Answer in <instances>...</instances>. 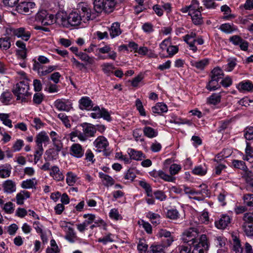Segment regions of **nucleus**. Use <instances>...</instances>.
<instances>
[{
    "mask_svg": "<svg viewBox=\"0 0 253 253\" xmlns=\"http://www.w3.org/2000/svg\"><path fill=\"white\" fill-rule=\"evenodd\" d=\"M80 13L77 11H73L68 15V27L79 25L82 21L85 22L90 19H93L95 16L91 13V9L88 5L84 3L79 5Z\"/></svg>",
    "mask_w": 253,
    "mask_h": 253,
    "instance_id": "obj_1",
    "label": "nucleus"
},
{
    "mask_svg": "<svg viewBox=\"0 0 253 253\" xmlns=\"http://www.w3.org/2000/svg\"><path fill=\"white\" fill-rule=\"evenodd\" d=\"M29 85L27 81H22L17 83L12 88V92L16 97L17 100L21 102H27L31 93L29 92Z\"/></svg>",
    "mask_w": 253,
    "mask_h": 253,
    "instance_id": "obj_2",
    "label": "nucleus"
},
{
    "mask_svg": "<svg viewBox=\"0 0 253 253\" xmlns=\"http://www.w3.org/2000/svg\"><path fill=\"white\" fill-rule=\"evenodd\" d=\"M116 3V0H94V10L98 13L102 11L110 13L114 10Z\"/></svg>",
    "mask_w": 253,
    "mask_h": 253,
    "instance_id": "obj_3",
    "label": "nucleus"
},
{
    "mask_svg": "<svg viewBox=\"0 0 253 253\" xmlns=\"http://www.w3.org/2000/svg\"><path fill=\"white\" fill-rule=\"evenodd\" d=\"M183 241L184 243H188L189 246L193 247L195 250H198L199 253H204L209 249L207 238H192L190 240L183 238Z\"/></svg>",
    "mask_w": 253,
    "mask_h": 253,
    "instance_id": "obj_4",
    "label": "nucleus"
},
{
    "mask_svg": "<svg viewBox=\"0 0 253 253\" xmlns=\"http://www.w3.org/2000/svg\"><path fill=\"white\" fill-rule=\"evenodd\" d=\"M6 34L12 35L21 38L25 41H28L31 37V32L24 27L17 28H7L6 29Z\"/></svg>",
    "mask_w": 253,
    "mask_h": 253,
    "instance_id": "obj_5",
    "label": "nucleus"
},
{
    "mask_svg": "<svg viewBox=\"0 0 253 253\" xmlns=\"http://www.w3.org/2000/svg\"><path fill=\"white\" fill-rule=\"evenodd\" d=\"M36 20L41 22L44 26L49 25L53 23L54 16L48 14L46 10H42L36 14Z\"/></svg>",
    "mask_w": 253,
    "mask_h": 253,
    "instance_id": "obj_6",
    "label": "nucleus"
},
{
    "mask_svg": "<svg viewBox=\"0 0 253 253\" xmlns=\"http://www.w3.org/2000/svg\"><path fill=\"white\" fill-rule=\"evenodd\" d=\"M36 4L33 2H21L16 6V10L19 13L22 14H31L34 12Z\"/></svg>",
    "mask_w": 253,
    "mask_h": 253,
    "instance_id": "obj_7",
    "label": "nucleus"
},
{
    "mask_svg": "<svg viewBox=\"0 0 253 253\" xmlns=\"http://www.w3.org/2000/svg\"><path fill=\"white\" fill-rule=\"evenodd\" d=\"M203 228L202 226L197 227H191L186 230L183 235L187 237H206L207 235L202 232Z\"/></svg>",
    "mask_w": 253,
    "mask_h": 253,
    "instance_id": "obj_8",
    "label": "nucleus"
},
{
    "mask_svg": "<svg viewBox=\"0 0 253 253\" xmlns=\"http://www.w3.org/2000/svg\"><path fill=\"white\" fill-rule=\"evenodd\" d=\"M54 106L59 111L69 112L72 107V103L67 100L57 99L54 102Z\"/></svg>",
    "mask_w": 253,
    "mask_h": 253,
    "instance_id": "obj_9",
    "label": "nucleus"
},
{
    "mask_svg": "<svg viewBox=\"0 0 253 253\" xmlns=\"http://www.w3.org/2000/svg\"><path fill=\"white\" fill-rule=\"evenodd\" d=\"M232 165L234 168L241 169L243 171V172L241 173L242 178L246 174H248L249 172H252L251 170L248 169L244 161L233 160L232 161Z\"/></svg>",
    "mask_w": 253,
    "mask_h": 253,
    "instance_id": "obj_10",
    "label": "nucleus"
},
{
    "mask_svg": "<svg viewBox=\"0 0 253 253\" xmlns=\"http://www.w3.org/2000/svg\"><path fill=\"white\" fill-rule=\"evenodd\" d=\"M237 89L241 92H252L253 90V84L249 80H244L236 85Z\"/></svg>",
    "mask_w": 253,
    "mask_h": 253,
    "instance_id": "obj_11",
    "label": "nucleus"
},
{
    "mask_svg": "<svg viewBox=\"0 0 253 253\" xmlns=\"http://www.w3.org/2000/svg\"><path fill=\"white\" fill-rule=\"evenodd\" d=\"M93 144L97 148V151L100 152L102 151L105 150L108 146L109 142L105 137L100 136L95 140Z\"/></svg>",
    "mask_w": 253,
    "mask_h": 253,
    "instance_id": "obj_12",
    "label": "nucleus"
},
{
    "mask_svg": "<svg viewBox=\"0 0 253 253\" xmlns=\"http://www.w3.org/2000/svg\"><path fill=\"white\" fill-rule=\"evenodd\" d=\"M196 34L195 33H191L189 34L186 35L184 37V41L188 44L190 50L193 52H196L198 48L195 45Z\"/></svg>",
    "mask_w": 253,
    "mask_h": 253,
    "instance_id": "obj_13",
    "label": "nucleus"
},
{
    "mask_svg": "<svg viewBox=\"0 0 253 253\" xmlns=\"http://www.w3.org/2000/svg\"><path fill=\"white\" fill-rule=\"evenodd\" d=\"M231 220V218L229 215L223 214L218 220L215 221V226L218 229H225L230 223Z\"/></svg>",
    "mask_w": 253,
    "mask_h": 253,
    "instance_id": "obj_14",
    "label": "nucleus"
},
{
    "mask_svg": "<svg viewBox=\"0 0 253 253\" xmlns=\"http://www.w3.org/2000/svg\"><path fill=\"white\" fill-rule=\"evenodd\" d=\"M70 154L73 157L80 158L84 155V150L80 144L75 143L70 148Z\"/></svg>",
    "mask_w": 253,
    "mask_h": 253,
    "instance_id": "obj_15",
    "label": "nucleus"
},
{
    "mask_svg": "<svg viewBox=\"0 0 253 253\" xmlns=\"http://www.w3.org/2000/svg\"><path fill=\"white\" fill-rule=\"evenodd\" d=\"M210 63L209 59L204 58L200 60H191V65L195 68L198 71H203L207 67Z\"/></svg>",
    "mask_w": 253,
    "mask_h": 253,
    "instance_id": "obj_16",
    "label": "nucleus"
},
{
    "mask_svg": "<svg viewBox=\"0 0 253 253\" xmlns=\"http://www.w3.org/2000/svg\"><path fill=\"white\" fill-rule=\"evenodd\" d=\"M68 15L63 12H58L55 17V22L63 27H68Z\"/></svg>",
    "mask_w": 253,
    "mask_h": 253,
    "instance_id": "obj_17",
    "label": "nucleus"
},
{
    "mask_svg": "<svg viewBox=\"0 0 253 253\" xmlns=\"http://www.w3.org/2000/svg\"><path fill=\"white\" fill-rule=\"evenodd\" d=\"M127 153L131 160L141 161L145 158V155L140 151H137L132 148H128Z\"/></svg>",
    "mask_w": 253,
    "mask_h": 253,
    "instance_id": "obj_18",
    "label": "nucleus"
},
{
    "mask_svg": "<svg viewBox=\"0 0 253 253\" xmlns=\"http://www.w3.org/2000/svg\"><path fill=\"white\" fill-rule=\"evenodd\" d=\"M80 108L82 110L85 109L87 110H91L93 104L91 99L87 96L82 97L79 100Z\"/></svg>",
    "mask_w": 253,
    "mask_h": 253,
    "instance_id": "obj_19",
    "label": "nucleus"
},
{
    "mask_svg": "<svg viewBox=\"0 0 253 253\" xmlns=\"http://www.w3.org/2000/svg\"><path fill=\"white\" fill-rule=\"evenodd\" d=\"M49 141V138L45 132L42 131L36 136L37 146H42V144L46 145Z\"/></svg>",
    "mask_w": 253,
    "mask_h": 253,
    "instance_id": "obj_20",
    "label": "nucleus"
},
{
    "mask_svg": "<svg viewBox=\"0 0 253 253\" xmlns=\"http://www.w3.org/2000/svg\"><path fill=\"white\" fill-rule=\"evenodd\" d=\"M12 167L9 164L0 165V178H6L11 174Z\"/></svg>",
    "mask_w": 253,
    "mask_h": 253,
    "instance_id": "obj_21",
    "label": "nucleus"
},
{
    "mask_svg": "<svg viewBox=\"0 0 253 253\" xmlns=\"http://www.w3.org/2000/svg\"><path fill=\"white\" fill-rule=\"evenodd\" d=\"M50 170L49 174L54 180L59 181L64 179V176L60 171L58 167L56 166H53Z\"/></svg>",
    "mask_w": 253,
    "mask_h": 253,
    "instance_id": "obj_22",
    "label": "nucleus"
},
{
    "mask_svg": "<svg viewBox=\"0 0 253 253\" xmlns=\"http://www.w3.org/2000/svg\"><path fill=\"white\" fill-rule=\"evenodd\" d=\"M2 187L4 192L12 193L16 191L15 183L11 180H7L2 184Z\"/></svg>",
    "mask_w": 253,
    "mask_h": 253,
    "instance_id": "obj_23",
    "label": "nucleus"
},
{
    "mask_svg": "<svg viewBox=\"0 0 253 253\" xmlns=\"http://www.w3.org/2000/svg\"><path fill=\"white\" fill-rule=\"evenodd\" d=\"M83 131L85 133V135L88 138L93 137L96 132V129L94 126L90 124H85L83 126Z\"/></svg>",
    "mask_w": 253,
    "mask_h": 253,
    "instance_id": "obj_24",
    "label": "nucleus"
},
{
    "mask_svg": "<svg viewBox=\"0 0 253 253\" xmlns=\"http://www.w3.org/2000/svg\"><path fill=\"white\" fill-rule=\"evenodd\" d=\"M246 183V187L248 191L253 193V173L249 172L242 178Z\"/></svg>",
    "mask_w": 253,
    "mask_h": 253,
    "instance_id": "obj_25",
    "label": "nucleus"
},
{
    "mask_svg": "<svg viewBox=\"0 0 253 253\" xmlns=\"http://www.w3.org/2000/svg\"><path fill=\"white\" fill-rule=\"evenodd\" d=\"M201 187H202L200 190L201 196L193 197L192 198L193 199L200 201H203L206 197H210V192L208 189V187L206 185H201Z\"/></svg>",
    "mask_w": 253,
    "mask_h": 253,
    "instance_id": "obj_26",
    "label": "nucleus"
},
{
    "mask_svg": "<svg viewBox=\"0 0 253 253\" xmlns=\"http://www.w3.org/2000/svg\"><path fill=\"white\" fill-rule=\"evenodd\" d=\"M201 10L195 11L193 13H188V15L191 16L193 23L195 25H201L203 23Z\"/></svg>",
    "mask_w": 253,
    "mask_h": 253,
    "instance_id": "obj_27",
    "label": "nucleus"
},
{
    "mask_svg": "<svg viewBox=\"0 0 253 253\" xmlns=\"http://www.w3.org/2000/svg\"><path fill=\"white\" fill-rule=\"evenodd\" d=\"M219 29L226 34H231L237 30V28L233 24L224 23L221 24Z\"/></svg>",
    "mask_w": 253,
    "mask_h": 253,
    "instance_id": "obj_28",
    "label": "nucleus"
},
{
    "mask_svg": "<svg viewBox=\"0 0 253 253\" xmlns=\"http://www.w3.org/2000/svg\"><path fill=\"white\" fill-rule=\"evenodd\" d=\"M109 31L110 36L112 38H114L119 36L122 33L120 23L118 22H115L113 23L109 29Z\"/></svg>",
    "mask_w": 253,
    "mask_h": 253,
    "instance_id": "obj_29",
    "label": "nucleus"
},
{
    "mask_svg": "<svg viewBox=\"0 0 253 253\" xmlns=\"http://www.w3.org/2000/svg\"><path fill=\"white\" fill-rule=\"evenodd\" d=\"M30 196V193L26 191H21L17 194L16 196V203L18 205H23L25 199L29 198Z\"/></svg>",
    "mask_w": 253,
    "mask_h": 253,
    "instance_id": "obj_30",
    "label": "nucleus"
},
{
    "mask_svg": "<svg viewBox=\"0 0 253 253\" xmlns=\"http://www.w3.org/2000/svg\"><path fill=\"white\" fill-rule=\"evenodd\" d=\"M221 11L224 12V14L225 15L223 17L224 20H230L235 17V15L231 14V8L227 5H222L221 7Z\"/></svg>",
    "mask_w": 253,
    "mask_h": 253,
    "instance_id": "obj_31",
    "label": "nucleus"
},
{
    "mask_svg": "<svg viewBox=\"0 0 253 253\" xmlns=\"http://www.w3.org/2000/svg\"><path fill=\"white\" fill-rule=\"evenodd\" d=\"M219 81L218 80L211 78V80L206 85V88L210 91H213L219 88L220 85L218 83Z\"/></svg>",
    "mask_w": 253,
    "mask_h": 253,
    "instance_id": "obj_32",
    "label": "nucleus"
},
{
    "mask_svg": "<svg viewBox=\"0 0 253 253\" xmlns=\"http://www.w3.org/2000/svg\"><path fill=\"white\" fill-rule=\"evenodd\" d=\"M152 111L154 113L160 114L164 112H167L168 107L164 103H158L152 108Z\"/></svg>",
    "mask_w": 253,
    "mask_h": 253,
    "instance_id": "obj_33",
    "label": "nucleus"
},
{
    "mask_svg": "<svg viewBox=\"0 0 253 253\" xmlns=\"http://www.w3.org/2000/svg\"><path fill=\"white\" fill-rule=\"evenodd\" d=\"M143 131L144 135L150 138H152L156 137L158 134V132L157 131V130H155L150 126L144 127L143 128Z\"/></svg>",
    "mask_w": 253,
    "mask_h": 253,
    "instance_id": "obj_34",
    "label": "nucleus"
},
{
    "mask_svg": "<svg viewBox=\"0 0 253 253\" xmlns=\"http://www.w3.org/2000/svg\"><path fill=\"white\" fill-rule=\"evenodd\" d=\"M232 250L235 253H242L243 248L242 247L241 241L239 238H233Z\"/></svg>",
    "mask_w": 253,
    "mask_h": 253,
    "instance_id": "obj_35",
    "label": "nucleus"
},
{
    "mask_svg": "<svg viewBox=\"0 0 253 253\" xmlns=\"http://www.w3.org/2000/svg\"><path fill=\"white\" fill-rule=\"evenodd\" d=\"M10 116L8 114L0 113V120L2 122V124L11 128L12 127V121L9 119Z\"/></svg>",
    "mask_w": 253,
    "mask_h": 253,
    "instance_id": "obj_36",
    "label": "nucleus"
},
{
    "mask_svg": "<svg viewBox=\"0 0 253 253\" xmlns=\"http://www.w3.org/2000/svg\"><path fill=\"white\" fill-rule=\"evenodd\" d=\"M77 56L79 57L82 61L86 62L89 64H93L94 63V57L89 56L85 53L81 51L79 54H77Z\"/></svg>",
    "mask_w": 253,
    "mask_h": 253,
    "instance_id": "obj_37",
    "label": "nucleus"
},
{
    "mask_svg": "<svg viewBox=\"0 0 253 253\" xmlns=\"http://www.w3.org/2000/svg\"><path fill=\"white\" fill-rule=\"evenodd\" d=\"M50 246L46 249V253H59L60 249L57 246L55 241L52 239L50 243Z\"/></svg>",
    "mask_w": 253,
    "mask_h": 253,
    "instance_id": "obj_38",
    "label": "nucleus"
},
{
    "mask_svg": "<svg viewBox=\"0 0 253 253\" xmlns=\"http://www.w3.org/2000/svg\"><path fill=\"white\" fill-rule=\"evenodd\" d=\"M221 95L219 93H213L207 99V102L210 104L216 105L220 102Z\"/></svg>",
    "mask_w": 253,
    "mask_h": 253,
    "instance_id": "obj_39",
    "label": "nucleus"
},
{
    "mask_svg": "<svg viewBox=\"0 0 253 253\" xmlns=\"http://www.w3.org/2000/svg\"><path fill=\"white\" fill-rule=\"evenodd\" d=\"M99 177L102 179L105 182L104 185L106 186H111L114 184V179L109 175H107L102 172H99Z\"/></svg>",
    "mask_w": 253,
    "mask_h": 253,
    "instance_id": "obj_40",
    "label": "nucleus"
},
{
    "mask_svg": "<svg viewBox=\"0 0 253 253\" xmlns=\"http://www.w3.org/2000/svg\"><path fill=\"white\" fill-rule=\"evenodd\" d=\"M207 171V168L205 165L198 166L195 167L192 170V173L196 175H204L206 174Z\"/></svg>",
    "mask_w": 253,
    "mask_h": 253,
    "instance_id": "obj_41",
    "label": "nucleus"
},
{
    "mask_svg": "<svg viewBox=\"0 0 253 253\" xmlns=\"http://www.w3.org/2000/svg\"><path fill=\"white\" fill-rule=\"evenodd\" d=\"M10 38L6 37L0 38V48L3 50H7L11 46Z\"/></svg>",
    "mask_w": 253,
    "mask_h": 253,
    "instance_id": "obj_42",
    "label": "nucleus"
},
{
    "mask_svg": "<svg viewBox=\"0 0 253 253\" xmlns=\"http://www.w3.org/2000/svg\"><path fill=\"white\" fill-rule=\"evenodd\" d=\"M222 70L219 67L214 68L211 72V78L219 80L223 77Z\"/></svg>",
    "mask_w": 253,
    "mask_h": 253,
    "instance_id": "obj_43",
    "label": "nucleus"
},
{
    "mask_svg": "<svg viewBox=\"0 0 253 253\" xmlns=\"http://www.w3.org/2000/svg\"><path fill=\"white\" fill-rule=\"evenodd\" d=\"M188 7L190 10L189 13H193L195 11L202 10V7L200 6V3L198 0H192Z\"/></svg>",
    "mask_w": 253,
    "mask_h": 253,
    "instance_id": "obj_44",
    "label": "nucleus"
},
{
    "mask_svg": "<svg viewBox=\"0 0 253 253\" xmlns=\"http://www.w3.org/2000/svg\"><path fill=\"white\" fill-rule=\"evenodd\" d=\"M77 179V175L71 171L66 174V182L69 186H73Z\"/></svg>",
    "mask_w": 253,
    "mask_h": 253,
    "instance_id": "obj_45",
    "label": "nucleus"
},
{
    "mask_svg": "<svg viewBox=\"0 0 253 253\" xmlns=\"http://www.w3.org/2000/svg\"><path fill=\"white\" fill-rule=\"evenodd\" d=\"M139 184L141 187L144 189L147 193V196L150 197H153L152 189L149 183H147L145 181L141 180L139 181Z\"/></svg>",
    "mask_w": 253,
    "mask_h": 253,
    "instance_id": "obj_46",
    "label": "nucleus"
},
{
    "mask_svg": "<svg viewBox=\"0 0 253 253\" xmlns=\"http://www.w3.org/2000/svg\"><path fill=\"white\" fill-rule=\"evenodd\" d=\"M246 156L244 157L243 160L250 161L253 159V149L249 143H247V146L245 149Z\"/></svg>",
    "mask_w": 253,
    "mask_h": 253,
    "instance_id": "obj_47",
    "label": "nucleus"
},
{
    "mask_svg": "<svg viewBox=\"0 0 253 253\" xmlns=\"http://www.w3.org/2000/svg\"><path fill=\"white\" fill-rule=\"evenodd\" d=\"M244 204L249 207H253V194H246L243 196Z\"/></svg>",
    "mask_w": 253,
    "mask_h": 253,
    "instance_id": "obj_48",
    "label": "nucleus"
},
{
    "mask_svg": "<svg viewBox=\"0 0 253 253\" xmlns=\"http://www.w3.org/2000/svg\"><path fill=\"white\" fill-rule=\"evenodd\" d=\"M37 184L36 179L35 178L27 179L23 181L21 184V187L25 189L33 188Z\"/></svg>",
    "mask_w": 253,
    "mask_h": 253,
    "instance_id": "obj_49",
    "label": "nucleus"
},
{
    "mask_svg": "<svg viewBox=\"0 0 253 253\" xmlns=\"http://www.w3.org/2000/svg\"><path fill=\"white\" fill-rule=\"evenodd\" d=\"M12 97V95L9 91H5L3 92L0 96V101L3 103L7 105L10 101Z\"/></svg>",
    "mask_w": 253,
    "mask_h": 253,
    "instance_id": "obj_50",
    "label": "nucleus"
},
{
    "mask_svg": "<svg viewBox=\"0 0 253 253\" xmlns=\"http://www.w3.org/2000/svg\"><path fill=\"white\" fill-rule=\"evenodd\" d=\"M168 55L166 56H161V57H171L178 51V47L176 45H169L167 49Z\"/></svg>",
    "mask_w": 253,
    "mask_h": 253,
    "instance_id": "obj_51",
    "label": "nucleus"
},
{
    "mask_svg": "<svg viewBox=\"0 0 253 253\" xmlns=\"http://www.w3.org/2000/svg\"><path fill=\"white\" fill-rule=\"evenodd\" d=\"M147 217L149 218L152 223L159 224L160 220V216L159 214L152 212H149L147 214Z\"/></svg>",
    "mask_w": 253,
    "mask_h": 253,
    "instance_id": "obj_52",
    "label": "nucleus"
},
{
    "mask_svg": "<svg viewBox=\"0 0 253 253\" xmlns=\"http://www.w3.org/2000/svg\"><path fill=\"white\" fill-rule=\"evenodd\" d=\"M56 66H49L45 69H42L41 71L39 70V75L40 76H45L56 70Z\"/></svg>",
    "mask_w": 253,
    "mask_h": 253,
    "instance_id": "obj_53",
    "label": "nucleus"
},
{
    "mask_svg": "<svg viewBox=\"0 0 253 253\" xmlns=\"http://www.w3.org/2000/svg\"><path fill=\"white\" fill-rule=\"evenodd\" d=\"M244 137L248 140L253 139V127L248 126L244 130Z\"/></svg>",
    "mask_w": 253,
    "mask_h": 253,
    "instance_id": "obj_54",
    "label": "nucleus"
},
{
    "mask_svg": "<svg viewBox=\"0 0 253 253\" xmlns=\"http://www.w3.org/2000/svg\"><path fill=\"white\" fill-rule=\"evenodd\" d=\"M58 118L62 122L66 127H70L71 124L68 116L64 113H59L58 115Z\"/></svg>",
    "mask_w": 253,
    "mask_h": 253,
    "instance_id": "obj_55",
    "label": "nucleus"
},
{
    "mask_svg": "<svg viewBox=\"0 0 253 253\" xmlns=\"http://www.w3.org/2000/svg\"><path fill=\"white\" fill-rule=\"evenodd\" d=\"M135 106L140 115L142 116H145L146 113L145 111V109H144L141 101L139 99H137L136 100Z\"/></svg>",
    "mask_w": 253,
    "mask_h": 253,
    "instance_id": "obj_56",
    "label": "nucleus"
},
{
    "mask_svg": "<svg viewBox=\"0 0 253 253\" xmlns=\"http://www.w3.org/2000/svg\"><path fill=\"white\" fill-rule=\"evenodd\" d=\"M243 220L244 221L243 224H253V213L252 212L245 213L243 215Z\"/></svg>",
    "mask_w": 253,
    "mask_h": 253,
    "instance_id": "obj_57",
    "label": "nucleus"
},
{
    "mask_svg": "<svg viewBox=\"0 0 253 253\" xmlns=\"http://www.w3.org/2000/svg\"><path fill=\"white\" fill-rule=\"evenodd\" d=\"M243 229L248 236H253V225L243 224Z\"/></svg>",
    "mask_w": 253,
    "mask_h": 253,
    "instance_id": "obj_58",
    "label": "nucleus"
},
{
    "mask_svg": "<svg viewBox=\"0 0 253 253\" xmlns=\"http://www.w3.org/2000/svg\"><path fill=\"white\" fill-rule=\"evenodd\" d=\"M179 212L175 209L168 210L167 213V216L171 219H177L179 217Z\"/></svg>",
    "mask_w": 253,
    "mask_h": 253,
    "instance_id": "obj_59",
    "label": "nucleus"
},
{
    "mask_svg": "<svg viewBox=\"0 0 253 253\" xmlns=\"http://www.w3.org/2000/svg\"><path fill=\"white\" fill-rule=\"evenodd\" d=\"M53 146L56 148L57 153L60 152L63 148V143L58 138H54L52 140Z\"/></svg>",
    "mask_w": 253,
    "mask_h": 253,
    "instance_id": "obj_60",
    "label": "nucleus"
},
{
    "mask_svg": "<svg viewBox=\"0 0 253 253\" xmlns=\"http://www.w3.org/2000/svg\"><path fill=\"white\" fill-rule=\"evenodd\" d=\"M101 67L103 71L105 74H109L112 72L115 68L112 64L108 63L103 64L102 65Z\"/></svg>",
    "mask_w": 253,
    "mask_h": 253,
    "instance_id": "obj_61",
    "label": "nucleus"
},
{
    "mask_svg": "<svg viewBox=\"0 0 253 253\" xmlns=\"http://www.w3.org/2000/svg\"><path fill=\"white\" fill-rule=\"evenodd\" d=\"M198 220L199 223H206L209 222V217L208 212H204L198 217Z\"/></svg>",
    "mask_w": 253,
    "mask_h": 253,
    "instance_id": "obj_62",
    "label": "nucleus"
},
{
    "mask_svg": "<svg viewBox=\"0 0 253 253\" xmlns=\"http://www.w3.org/2000/svg\"><path fill=\"white\" fill-rule=\"evenodd\" d=\"M159 177L162 178V179L169 182H172L174 180V178L172 176L166 174L163 171L160 170H159Z\"/></svg>",
    "mask_w": 253,
    "mask_h": 253,
    "instance_id": "obj_63",
    "label": "nucleus"
},
{
    "mask_svg": "<svg viewBox=\"0 0 253 253\" xmlns=\"http://www.w3.org/2000/svg\"><path fill=\"white\" fill-rule=\"evenodd\" d=\"M181 169V168L180 165L173 164L170 166L169 171L171 175H175L179 172Z\"/></svg>",
    "mask_w": 253,
    "mask_h": 253,
    "instance_id": "obj_64",
    "label": "nucleus"
}]
</instances>
